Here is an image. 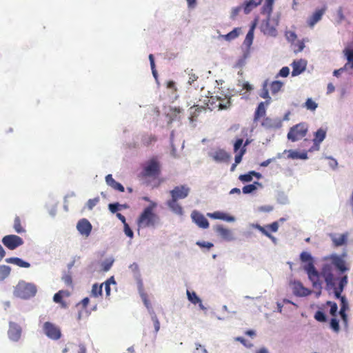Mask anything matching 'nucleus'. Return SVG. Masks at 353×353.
<instances>
[{"instance_id":"16","label":"nucleus","mask_w":353,"mask_h":353,"mask_svg":"<svg viewBox=\"0 0 353 353\" xmlns=\"http://www.w3.org/2000/svg\"><path fill=\"white\" fill-rule=\"evenodd\" d=\"M210 157L216 163H228L231 159V154L222 148L210 153Z\"/></svg>"},{"instance_id":"40","label":"nucleus","mask_w":353,"mask_h":353,"mask_svg":"<svg viewBox=\"0 0 353 353\" xmlns=\"http://www.w3.org/2000/svg\"><path fill=\"white\" fill-rule=\"evenodd\" d=\"M276 199L277 203L281 205H287L290 203L288 195L285 192L281 190L276 192Z\"/></svg>"},{"instance_id":"28","label":"nucleus","mask_w":353,"mask_h":353,"mask_svg":"<svg viewBox=\"0 0 353 353\" xmlns=\"http://www.w3.org/2000/svg\"><path fill=\"white\" fill-rule=\"evenodd\" d=\"M105 182L108 186L118 192H123L125 191L124 186L121 183L114 180L111 174L105 176Z\"/></svg>"},{"instance_id":"26","label":"nucleus","mask_w":353,"mask_h":353,"mask_svg":"<svg viewBox=\"0 0 353 353\" xmlns=\"http://www.w3.org/2000/svg\"><path fill=\"white\" fill-rule=\"evenodd\" d=\"M270 104V103H269L268 101H265L260 102L257 105V106L255 109V111H254V121H258L259 119H261V117H263V116L265 115V113H266V108L265 107Z\"/></svg>"},{"instance_id":"15","label":"nucleus","mask_w":353,"mask_h":353,"mask_svg":"<svg viewBox=\"0 0 353 353\" xmlns=\"http://www.w3.org/2000/svg\"><path fill=\"white\" fill-rule=\"evenodd\" d=\"M22 329L17 323L10 321L9 323V329L8 336L10 341L17 342L21 336Z\"/></svg>"},{"instance_id":"53","label":"nucleus","mask_w":353,"mask_h":353,"mask_svg":"<svg viewBox=\"0 0 353 353\" xmlns=\"http://www.w3.org/2000/svg\"><path fill=\"white\" fill-rule=\"evenodd\" d=\"M151 319L153 321L154 323V332L156 334L160 330V322L157 316V314L154 312H151Z\"/></svg>"},{"instance_id":"52","label":"nucleus","mask_w":353,"mask_h":353,"mask_svg":"<svg viewBox=\"0 0 353 353\" xmlns=\"http://www.w3.org/2000/svg\"><path fill=\"white\" fill-rule=\"evenodd\" d=\"M304 107L307 110L314 111L317 108L318 104L312 98H307L305 102Z\"/></svg>"},{"instance_id":"51","label":"nucleus","mask_w":353,"mask_h":353,"mask_svg":"<svg viewBox=\"0 0 353 353\" xmlns=\"http://www.w3.org/2000/svg\"><path fill=\"white\" fill-rule=\"evenodd\" d=\"M13 228L18 234H22L26 232V230L21 225V220L19 216L14 218Z\"/></svg>"},{"instance_id":"13","label":"nucleus","mask_w":353,"mask_h":353,"mask_svg":"<svg viewBox=\"0 0 353 353\" xmlns=\"http://www.w3.org/2000/svg\"><path fill=\"white\" fill-rule=\"evenodd\" d=\"M191 219L194 223L202 229H207L210 226L208 220L205 216L196 210H194L191 213Z\"/></svg>"},{"instance_id":"64","label":"nucleus","mask_w":353,"mask_h":353,"mask_svg":"<svg viewBox=\"0 0 353 353\" xmlns=\"http://www.w3.org/2000/svg\"><path fill=\"white\" fill-rule=\"evenodd\" d=\"M203 108V107H196L194 106L191 107L190 108V115L192 117L197 118L198 116L200 114V113L202 112Z\"/></svg>"},{"instance_id":"58","label":"nucleus","mask_w":353,"mask_h":353,"mask_svg":"<svg viewBox=\"0 0 353 353\" xmlns=\"http://www.w3.org/2000/svg\"><path fill=\"white\" fill-rule=\"evenodd\" d=\"M63 293L64 291L63 290H59V292H56L53 296V301L56 303H63Z\"/></svg>"},{"instance_id":"36","label":"nucleus","mask_w":353,"mask_h":353,"mask_svg":"<svg viewBox=\"0 0 353 353\" xmlns=\"http://www.w3.org/2000/svg\"><path fill=\"white\" fill-rule=\"evenodd\" d=\"M241 30V28H234L232 31L226 34H220L219 37L223 38L227 41H231L239 36Z\"/></svg>"},{"instance_id":"39","label":"nucleus","mask_w":353,"mask_h":353,"mask_svg":"<svg viewBox=\"0 0 353 353\" xmlns=\"http://www.w3.org/2000/svg\"><path fill=\"white\" fill-rule=\"evenodd\" d=\"M268 85V80L267 79V80L264 81L262 84V88L261 89L259 96L261 98L265 99V101H268L269 103H270L272 101V99L270 96Z\"/></svg>"},{"instance_id":"54","label":"nucleus","mask_w":353,"mask_h":353,"mask_svg":"<svg viewBox=\"0 0 353 353\" xmlns=\"http://www.w3.org/2000/svg\"><path fill=\"white\" fill-rule=\"evenodd\" d=\"M192 69L187 68L185 70V72L189 76V80L188 81V83L189 85H192L194 81H196L198 79V76H196L195 74L192 72Z\"/></svg>"},{"instance_id":"29","label":"nucleus","mask_w":353,"mask_h":353,"mask_svg":"<svg viewBox=\"0 0 353 353\" xmlns=\"http://www.w3.org/2000/svg\"><path fill=\"white\" fill-rule=\"evenodd\" d=\"M253 177H255L257 179H261L263 178V175L260 172H257L254 170H251L247 173L239 175V179L242 183H248L252 181Z\"/></svg>"},{"instance_id":"23","label":"nucleus","mask_w":353,"mask_h":353,"mask_svg":"<svg viewBox=\"0 0 353 353\" xmlns=\"http://www.w3.org/2000/svg\"><path fill=\"white\" fill-rule=\"evenodd\" d=\"M283 153H288V158L290 159H308L307 152L305 150L301 152L298 150H285Z\"/></svg>"},{"instance_id":"8","label":"nucleus","mask_w":353,"mask_h":353,"mask_svg":"<svg viewBox=\"0 0 353 353\" xmlns=\"http://www.w3.org/2000/svg\"><path fill=\"white\" fill-rule=\"evenodd\" d=\"M2 243L9 250H14L24 243L21 237L15 234H8L1 239Z\"/></svg>"},{"instance_id":"1","label":"nucleus","mask_w":353,"mask_h":353,"mask_svg":"<svg viewBox=\"0 0 353 353\" xmlns=\"http://www.w3.org/2000/svg\"><path fill=\"white\" fill-rule=\"evenodd\" d=\"M323 260L326 261L321 267L325 290L330 292V288L338 286L345 278H346L347 284L348 283V276L345 273L350 270V268L346 260L342 259L336 253L325 256Z\"/></svg>"},{"instance_id":"20","label":"nucleus","mask_w":353,"mask_h":353,"mask_svg":"<svg viewBox=\"0 0 353 353\" xmlns=\"http://www.w3.org/2000/svg\"><path fill=\"white\" fill-rule=\"evenodd\" d=\"M330 237L332 241L334 247H341L346 245L348 240V232H345L341 234H330Z\"/></svg>"},{"instance_id":"10","label":"nucleus","mask_w":353,"mask_h":353,"mask_svg":"<svg viewBox=\"0 0 353 353\" xmlns=\"http://www.w3.org/2000/svg\"><path fill=\"white\" fill-rule=\"evenodd\" d=\"M190 192V188L188 185H176L170 191V194L171 196L170 199L177 201L181 199H184L188 197Z\"/></svg>"},{"instance_id":"30","label":"nucleus","mask_w":353,"mask_h":353,"mask_svg":"<svg viewBox=\"0 0 353 353\" xmlns=\"http://www.w3.org/2000/svg\"><path fill=\"white\" fill-rule=\"evenodd\" d=\"M263 185L261 182L254 181L252 183L245 185L242 188L244 194H250L255 192L259 188H263Z\"/></svg>"},{"instance_id":"14","label":"nucleus","mask_w":353,"mask_h":353,"mask_svg":"<svg viewBox=\"0 0 353 353\" xmlns=\"http://www.w3.org/2000/svg\"><path fill=\"white\" fill-rule=\"evenodd\" d=\"M76 228L79 233L85 237L90 235L92 230L91 223L85 218L79 219L77 223Z\"/></svg>"},{"instance_id":"27","label":"nucleus","mask_w":353,"mask_h":353,"mask_svg":"<svg viewBox=\"0 0 353 353\" xmlns=\"http://www.w3.org/2000/svg\"><path fill=\"white\" fill-rule=\"evenodd\" d=\"M263 0H245L241 5L243 12L248 14L251 11L261 4Z\"/></svg>"},{"instance_id":"9","label":"nucleus","mask_w":353,"mask_h":353,"mask_svg":"<svg viewBox=\"0 0 353 353\" xmlns=\"http://www.w3.org/2000/svg\"><path fill=\"white\" fill-rule=\"evenodd\" d=\"M43 331L44 334L50 339L58 340L61 337V332L60 328L50 321H47L43 323Z\"/></svg>"},{"instance_id":"50","label":"nucleus","mask_w":353,"mask_h":353,"mask_svg":"<svg viewBox=\"0 0 353 353\" xmlns=\"http://www.w3.org/2000/svg\"><path fill=\"white\" fill-rule=\"evenodd\" d=\"M114 260L112 258L105 259L101 263V270L103 272L109 271L110 270V268H112V266L114 263Z\"/></svg>"},{"instance_id":"47","label":"nucleus","mask_w":353,"mask_h":353,"mask_svg":"<svg viewBox=\"0 0 353 353\" xmlns=\"http://www.w3.org/2000/svg\"><path fill=\"white\" fill-rule=\"evenodd\" d=\"M186 294L188 299L191 303L197 305L198 303L201 302V299L194 291L190 292L188 290Z\"/></svg>"},{"instance_id":"3","label":"nucleus","mask_w":353,"mask_h":353,"mask_svg":"<svg viewBox=\"0 0 353 353\" xmlns=\"http://www.w3.org/2000/svg\"><path fill=\"white\" fill-rule=\"evenodd\" d=\"M37 292V285L33 283L20 281L15 286L14 295L23 300H28L34 297Z\"/></svg>"},{"instance_id":"6","label":"nucleus","mask_w":353,"mask_h":353,"mask_svg":"<svg viewBox=\"0 0 353 353\" xmlns=\"http://www.w3.org/2000/svg\"><path fill=\"white\" fill-rule=\"evenodd\" d=\"M308 132V125L305 122H301L292 126L287 134V138L292 142H296L305 137Z\"/></svg>"},{"instance_id":"41","label":"nucleus","mask_w":353,"mask_h":353,"mask_svg":"<svg viewBox=\"0 0 353 353\" xmlns=\"http://www.w3.org/2000/svg\"><path fill=\"white\" fill-rule=\"evenodd\" d=\"M314 319L320 323H326L328 321V317L323 309H319L316 311L314 315Z\"/></svg>"},{"instance_id":"56","label":"nucleus","mask_w":353,"mask_h":353,"mask_svg":"<svg viewBox=\"0 0 353 353\" xmlns=\"http://www.w3.org/2000/svg\"><path fill=\"white\" fill-rule=\"evenodd\" d=\"M155 141L156 138L154 136L152 135L149 136L145 134L142 137V142L146 146L150 145V144H152V143L154 142Z\"/></svg>"},{"instance_id":"2","label":"nucleus","mask_w":353,"mask_h":353,"mask_svg":"<svg viewBox=\"0 0 353 353\" xmlns=\"http://www.w3.org/2000/svg\"><path fill=\"white\" fill-rule=\"evenodd\" d=\"M157 203L151 201L141 212L137 219V225L139 228H155L161 224L160 217L154 210L157 208Z\"/></svg>"},{"instance_id":"43","label":"nucleus","mask_w":353,"mask_h":353,"mask_svg":"<svg viewBox=\"0 0 353 353\" xmlns=\"http://www.w3.org/2000/svg\"><path fill=\"white\" fill-rule=\"evenodd\" d=\"M330 328L334 332L338 333L340 331V321L336 316H332L329 323Z\"/></svg>"},{"instance_id":"22","label":"nucleus","mask_w":353,"mask_h":353,"mask_svg":"<svg viewBox=\"0 0 353 353\" xmlns=\"http://www.w3.org/2000/svg\"><path fill=\"white\" fill-rule=\"evenodd\" d=\"M326 11V8L323 7L320 9L316 10L308 18L307 23V25L312 28L316 25L319 21L321 20L323 15L325 14Z\"/></svg>"},{"instance_id":"32","label":"nucleus","mask_w":353,"mask_h":353,"mask_svg":"<svg viewBox=\"0 0 353 353\" xmlns=\"http://www.w3.org/2000/svg\"><path fill=\"white\" fill-rule=\"evenodd\" d=\"M7 263L14 264L20 268H29L30 263L19 257H10L5 259Z\"/></svg>"},{"instance_id":"12","label":"nucleus","mask_w":353,"mask_h":353,"mask_svg":"<svg viewBox=\"0 0 353 353\" xmlns=\"http://www.w3.org/2000/svg\"><path fill=\"white\" fill-rule=\"evenodd\" d=\"M276 26L271 23V16H267L261 24V31L264 35L276 37L278 35V31Z\"/></svg>"},{"instance_id":"19","label":"nucleus","mask_w":353,"mask_h":353,"mask_svg":"<svg viewBox=\"0 0 353 353\" xmlns=\"http://www.w3.org/2000/svg\"><path fill=\"white\" fill-rule=\"evenodd\" d=\"M261 125L267 130L279 129L282 127V121L278 117H265L263 120Z\"/></svg>"},{"instance_id":"5","label":"nucleus","mask_w":353,"mask_h":353,"mask_svg":"<svg viewBox=\"0 0 353 353\" xmlns=\"http://www.w3.org/2000/svg\"><path fill=\"white\" fill-rule=\"evenodd\" d=\"M299 260L301 268L307 274V276L316 274L318 270L315 267V259L312 254L307 251H303L299 255Z\"/></svg>"},{"instance_id":"63","label":"nucleus","mask_w":353,"mask_h":353,"mask_svg":"<svg viewBox=\"0 0 353 353\" xmlns=\"http://www.w3.org/2000/svg\"><path fill=\"white\" fill-rule=\"evenodd\" d=\"M123 232L130 239L134 237V232L128 223H125L123 225Z\"/></svg>"},{"instance_id":"35","label":"nucleus","mask_w":353,"mask_h":353,"mask_svg":"<svg viewBox=\"0 0 353 353\" xmlns=\"http://www.w3.org/2000/svg\"><path fill=\"white\" fill-rule=\"evenodd\" d=\"M108 208L111 213L115 214L117 212H119V211H121L122 210L128 209L130 205L128 203L121 204L119 202H113L110 203Z\"/></svg>"},{"instance_id":"60","label":"nucleus","mask_w":353,"mask_h":353,"mask_svg":"<svg viewBox=\"0 0 353 353\" xmlns=\"http://www.w3.org/2000/svg\"><path fill=\"white\" fill-rule=\"evenodd\" d=\"M285 38L288 42L293 43L297 38V35L294 31L288 30L285 32Z\"/></svg>"},{"instance_id":"48","label":"nucleus","mask_w":353,"mask_h":353,"mask_svg":"<svg viewBox=\"0 0 353 353\" xmlns=\"http://www.w3.org/2000/svg\"><path fill=\"white\" fill-rule=\"evenodd\" d=\"M102 288L103 284L99 285L97 283H94L92 287L91 296L95 298L101 296L103 294Z\"/></svg>"},{"instance_id":"45","label":"nucleus","mask_w":353,"mask_h":353,"mask_svg":"<svg viewBox=\"0 0 353 353\" xmlns=\"http://www.w3.org/2000/svg\"><path fill=\"white\" fill-rule=\"evenodd\" d=\"M254 38V33H252V29L251 30H248L246 34L244 41H243V45L248 50L250 49V48L253 43Z\"/></svg>"},{"instance_id":"62","label":"nucleus","mask_w":353,"mask_h":353,"mask_svg":"<svg viewBox=\"0 0 353 353\" xmlns=\"http://www.w3.org/2000/svg\"><path fill=\"white\" fill-rule=\"evenodd\" d=\"M99 202V197L97 196L94 199H89L86 203V207L89 210H92L95 205Z\"/></svg>"},{"instance_id":"4","label":"nucleus","mask_w":353,"mask_h":353,"mask_svg":"<svg viewBox=\"0 0 353 353\" xmlns=\"http://www.w3.org/2000/svg\"><path fill=\"white\" fill-rule=\"evenodd\" d=\"M347 286L346 278L342 280L338 286H335L333 288H330V292L334 294V297L340 301V310H339V314H347V312L350 310V305L347 297L345 295H342L343 292Z\"/></svg>"},{"instance_id":"18","label":"nucleus","mask_w":353,"mask_h":353,"mask_svg":"<svg viewBox=\"0 0 353 353\" xmlns=\"http://www.w3.org/2000/svg\"><path fill=\"white\" fill-rule=\"evenodd\" d=\"M291 66L292 68V77L299 76L306 70L307 61L303 59L294 60Z\"/></svg>"},{"instance_id":"59","label":"nucleus","mask_w":353,"mask_h":353,"mask_svg":"<svg viewBox=\"0 0 353 353\" xmlns=\"http://www.w3.org/2000/svg\"><path fill=\"white\" fill-rule=\"evenodd\" d=\"M196 245H198L201 249L205 248L208 250H210L214 246V244L211 242L201 241H196Z\"/></svg>"},{"instance_id":"37","label":"nucleus","mask_w":353,"mask_h":353,"mask_svg":"<svg viewBox=\"0 0 353 353\" xmlns=\"http://www.w3.org/2000/svg\"><path fill=\"white\" fill-rule=\"evenodd\" d=\"M274 0H265V3L261 8V12L267 16H271L273 10Z\"/></svg>"},{"instance_id":"17","label":"nucleus","mask_w":353,"mask_h":353,"mask_svg":"<svg viewBox=\"0 0 353 353\" xmlns=\"http://www.w3.org/2000/svg\"><path fill=\"white\" fill-rule=\"evenodd\" d=\"M343 53L345 60L347 61L344 65L339 68L341 73L347 72L349 74H352L350 70H353V52H350L348 49H343Z\"/></svg>"},{"instance_id":"34","label":"nucleus","mask_w":353,"mask_h":353,"mask_svg":"<svg viewBox=\"0 0 353 353\" xmlns=\"http://www.w3.org/2000/svg\"><path fill=\"white\" fill-rule=\"evenodd\" d=\"M138 288H139V292L140 296L141 297V299H142L145 306L148 309V312L150 313V314H151V312H154V311L152 309V307L150 303V301L148 299L147 294L143 291V283H142L141 281H139Z\"/></svg>"},{"instance_id":"38","label":"nucleus","mask_w":353,"mask_h":353,"mask_svg":"<svg viewBox=\"0 0 353 353\" xmlns=\"http://www.w3.org/2000/svg\"><path fill=\"white\" fill-rule=\"evenodd\" d=\"M243 150H245V153L247 152V148H245V145H243V139L240 137H236L233 142V151L234 153H238Z\"/></svg>"},{"instance_id":"57","label":"nucleus","mask_w":353,"mask_h":353,"mask_svg":"<svg viewBox=\"0 0 353 353\" xmlns=\"http://www.w3.org/2000/svg\"><path fill=\"white\" fill-rule=\"evenodd\" d=\"M290 70L289 67L288 66H283L280 69L279 72L276 75V78L279 77H287L290 74Z\"/></svg>"},{"instance_id":"55","label":"nucleus","mask_w":353,"mask_h":353,"mask_svg":"<svg viewBox=\"0 0 353 353\" xmlns=\"http://www.w3.org/2000/svg\"><path fill=\"white\" fill-rule=\"evenodd\" d=\"M89 303H90V299L88 297H85L81 301L80 303L77 304V307H78L79 305H82V307L84 310V312L86 314L87 316H88L90 314V312H88V310L86 309Z\"/></svg>"},{"instance_id":"49","label":"nucleus","mask_w":353,"mask_h":353,"mask_svg":"<svg viewBox=\"0 0 353 353\" xmlns=\"http://www.w3.org/2000/svg\"><path fill=\"white\" fill-rule=\"evenodd\" d=\"M11 268L8 265H0V281H3L10 274Z\"/></svg>"},{"instance_id":"24","label":"nucleus","mask_w":353,"mask_h":353,"mask_svg":"<svg viewBox=\"0 0 353 353\" xmlns=\"http://www.w3.org/2000/svg\"><path fill=\"white\" fill-rule=\"evenodd\" d=\"M214 230L227 241H232L234 239L232 231L225 228L223 225H217L214 228Z\"/></svg>"},{"instance_id":"31","label":"nucleus","mask_w":353,"mask_h":353,"mask_svg":"<svg viewBox=\"0 0 353 353\" xmlns=\"http://www.w3.org/2000/svg\"><path fill=\"white\" fill-rule=\"evenodd\" d=\"M166 205L173 213L180 216L183 214V208L177 201L169 199L167 201Z\"/></svg>"},{"instance_id":"7","label":"nucleus","mask_w":353,"mask_h":353,"mask_svg":"<svg viewBox=\"0 0 353 353\" xmlns=\"http://www.w3.org/2000/svg\"><path fill=\"white\" fill-rule=\"evenodd\" d=\"M142 173L146 177L157 178L161 174L160 162L156 158H152L143 167Z\"/></svg>"},{"instance_id":"25","label":"nucleus","mask_w":353,"mask_h":353,"mask_svg":"<svg viewBox=\"0 0 353 353\" xmlns=\"http://www.w3.org/2000/svg\"><path fill=\"white\" fill-rule=\"evenodd\" d=\"M311 276H307L308 279L311 281L312 284V287L318 290H321L323 287V282L321 280V278L323 279V274H322V268H321V270H317L316 274L313 275H310Z\"/></svg>"},{"instance_id":"21","label":"nucleus","mask_w":353,"mask_h":353,"mask_svg":"<svg viewBox=\"0 0 353 353\" xmlns=\"http://www.w3.org/2000/svg\"><path fill=\"white\" fill-rule=\"evenodd\" d=\"M207 216L213 219L222 220L227 222H234L236 219L234 216L223 211H215L214 212H208Z\"/></svg>"},{"instance_id":"42","label":"nucleus","mask_w":353,"mask_h":353,"mask_svg":"<svg viewBox=\"0 0 353 353\" xmlns=\"http://www.w3.org/2000/svg\"><path fill=\"white\" fill-rule=\"evenodd\" d=\"M325 305L330 307L329 313L332 316H337V313H339V307L336 302L327 301L325 303Z\"/></svg>"},{"instance_id":"61","label":"nucleus","mask_w":353,"mask_h":353,"mask_svg":"<svg viewBox=\"0 0 353 353\" xmlns=\"http://www.w3.org/2000/svg\"><path fill=\"white\" fill-rule=\"evenodd\" d=\"M266 230H269L272 232H276L279 228V221H274L270 224L265 225Z\"/></svg>"},{"instance_id":"46","label":"nucleus","mask_w":353,"mask_h":353,"mask_svg":"<svg viewBox=\"0 0 353 353\" xmlns=\"http://www.w3.org/2000/svg\"><path fill=\"white\" fill-rule=\"evenodd\" d=\"M148 58H149V61H150V64L152 75H153L154 78L155 79L157 83L159 84V80H158V72L156 69L154 57L152 54H150Z\"/></svg>"},{"instance_id":"33","label":"nucleus","mask_w":353,"mask_h":353,"mask_svg":"<svg viewBox=\"0 0 353 353\" xmlns=\"http://www.w3.org/2000/svg\"><path fill=\"white\" fill-rule=\"evenodd\" d=\"M327 134L326 129L323 128H319L314 132V139L312 140L315 145H320L325 139Z\"/></svg>"},{"instance_id":"11","label":"nucleus","mask_w":353,"mask_h":353,"mask_svg":"<svg viewBox=\"0 0 353 353\" xmlns=\"http://www.w3.org/2000/svg\"><path fill=\"white\" fill-rule=\"evenodd\" d=\"M290 285L292 287V292L296 296L305 297L312 294V290L305 288L303 283L298 280H291Z\"/></svg>"},{"instance_id":"44","label":"nucleus","mask_w":353,"mask_h":353,"mask_svg":"<svg viewBox=\"0 0 353 353\" xmlns=\"http://www.w3.org/2000/svg\"><path fill=\"white\" fill-rule=\"evenodd\" d=\"M283 86V83L279 80L273 81L270 83V90L272 94H276Z\"/></svg>"}]
</instances>
